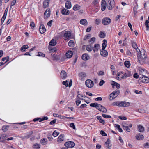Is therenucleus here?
I'll list each match as a JSON object with an SVG mask.
<instances>
[{"label":"nucleus","instance_id":"nucleus-55","mask_svg":"<svg viewBox=\"0 0 149 149\" xmlns=\"http://www.w3.org/2000/svg\"><path fill=\"white\" fill-rule=\"evenodd\" d=\"M52 57L54 60H58L59 59L58 56L55 54L53 55Z\"/></svg>","mask_w":149,"mask_h":149},{"label":"nucleus","instance_id":"nucleus-64","mask_svg":"<svg viewBox=\"0 0 149 149\" xmlns=\"http://www.w3.org/2000/svg\"><path fill=\"white\" fill-rule=\"evenodd\" d=\"M56 119H54L53 120L51 121L50 123V125H53L55 124L56 122Z\"/></svg>","mask_w":149,"mask_h":149},{"label":"nucleus","instance_id":"nucleus-23","mask_svg":"<svg viewBox=\"0 0 149 149\" xmlns=\"http://www.w3.org/2000/svg\"><path fill=\"white\" fill-rule=\"evenodd\" d=\"M90 106L91 107H94L96 108L97 109H99V106H100V104H99L96 103H91Z\"/></svg>","mask_w":149,"mask_h":149},{"label":"nucleus","instance_id":"nucleus-20","mask_svg":"<svg viewBox=\"0 0 149 149\" xmlns=\"http://www.w3.org/2000/svg\"><path fill=\"white\" fill-rule=\"evenodd\" d=\"M73 55V52L71 51H68L66 54V56L68 58H70Z\"/></svg>","mask_w":149,"mask_h":149},{"label":"nucleus","instance_id":"nucleus-33","mask_svg":"<svg viewBox=\"0 0 149 149\" xmlns=\"http://www.w3.org/2000/svg\"><path fill=\"white\" fill-rule=\"evenodd\" d=\"M68 46L71 47H73L74 45V42L73 40H70L68 43Z\"/></svg>","mask_w":149,"mask_h":149},{"label":"nucleus","instance_id":"nucleus-3","mask_svg":"<svg viewBox=\"0 0 149 149\" xmlns=\"http://www.w3.org/2000/svg\"><path fill=\"white\" fill-rule=\"evenodd\" d=\"M111 22V19L107 17H104L102 20V23L104 25H107L109 24Z\"/></svg>","mask_w":149,"mask_h":149},{"label":"nucleus","instance_id":"nucleus-40","mask_svg":"<svg viewBox=\"0 0 149 149\" xmlns=\"http://www.w3.org/2000/svg\"><path fill=\"white\" fill-rule=\"evenodd\" d=\"M48 49L51 52H55L57 51V49L55 48H52L51 47H49Z\"/></svg>","mask_w":149,"mask_h":149},{"label":"nucleus","instance_id":"nucleus-46","mask_svg":"<svg viewBox=\"0 0 149 149\" xmlns=\"http://www.w3.org/2000/svg\"><path fill=\"white\" fill-rule=\"evenodd\" d=\"M8 59H9V57L8 56L3 58L2 59V61H6L4 63H5L7 61H8Z\"/></svg>","mask_w":149,"mask_h":149},{"label":"nucleus","instance_id":"nucleus-54","mask_svg":"<svg viewBox=\"0 0 149 149\" xmlns=\"http://www.w3.org/2000/svg\"><path fill=\"white\" fill-rule=\"evenodd\" d=\"M68 81L67 80L63 81L62 82L63 84L64 85H65L66 87H67L68 86Z\"/></svg>","mask_w":149,"mask_h":149},{"label":"nucleus","instance_id":"nucleus-37","mask_svg":"<svg viewBox=\"0 0 149 149\" xmlns=\"http://www.w3.org/2000/svg\"><path fill=\"white\" fill-rule=\"evenodd\" d=\"M93 49V47L91 45H87L86 47V49L88 51H91Z\"/></svg>","mask_w":149,"mask_h":149},{"label":"nucleus","instance_id":"nucleus-9","mask_svg":"<svg viewBox=\"0 0 149 149\" xmlns=\"http://www.w3.org/2000/svg\"><path fill=\"white\" fill-rule=\"evenodd\" d=\"M9 7H8L6 9L4 14L3 15V16L1 18V24H2L3 23V22L6 18L7 13H8V10Z\"/></svg>","mask_w":149,"mask_h":149},{"label":"nucleus","instance_id":"nucleus-32","mask_svg":"<svg viewBox=\"0 0 149 149\" xmlns=\"http://www.w3.org/2000/svg\"><path fill=\"white\" fill-rule=\"evenodd\" d=\"M56 44V41L54 39H52L49 42V44L50 45L54 46Z\"/></svg>","mask_w":149,"mask_h":149},{"label":"nucleus","instance_id":"nucleus-28","mask_svg":"<svg viewBox=\"0 0 149 149\" xmlns=\"http://www.w3.org/2000/svg\"><path fill=\"white\" fill-rule=\"evenodd\" d=\"M47 140L46 138H43L40 141V143L42 145H45L47 143Z\"/></svg>","mask_w":149,"mask_h":149},{"label":"nucleus","instance_id":"nucleus-14","mask_svg":"<svg viewBox=\"0 0 149 149\" xmlns=\"http://www.w3.org/2000/svg\"><path fill=\"white\" fill-rule=\"evenodd\" d=\"M39 31L41 34L44 33L46 31V29L44 26L42 24L40 25L39 28Z\"/></svg>","mask_w":149,"mask_h":149},{"label":"nucleus","instance_id":"nucleus-18","mask_svg":"<svg viewBox=\"0 0 149 149\" xmlns=\"http://www.w3.org/2000/svg\"><path fill=\"white\" fill-rule=\"evenodd\" d=\"M61 13L63 15H67L69 14L70 11L69 10L64 8L62 10Z\"/></svg>","mask_w":149,"mask_h":149},{"label":"nucleus","instance_id":"nucleus-38","mask_svg":"<svg viewBox=\"0 0 149 149\" xmlns=\"http://www.w3.org/2000/svg\"><path fill=\"white\" fill-rule=\"evenodd\" d=\"M124 65L127 68L130 66V64L129 61H125L124 63Z\"/></svg>","mask_w":149,"mask_h":149},{"label":"nucleus","instance_id":"nucleus-11","mask_svg":"<svg viewBox=\"0 0 149 149\" xmlns=\"http://www.w3.org/2000/svg\"><path fill=\"white\" fill-rule=\"evenodd\" d=\"M101 10L102 11H104L107 6V3L105 0H102L101 3Z\"/></svg>","mask_w":149,"mask_h":149},{"label":"nucleus","instance_id":"nucleus-21","mask_svg":"<svg viewBox=\"0 0 149 149\" xmlns=\"http://www.w3.org/2000/svg\"><path fill=\"white\" fill-rule=\"evenodd\" d=\"M82 58L84 60H87L89 59L90 57L87 54H85L82 55Z\"/></svg>","mask_w":149,"mask_h":149},{"label":"nucleus","instance_id":"nucleus-5","mask_svg":"<svg viewBox=\"0 0 149 149\" xmlns=\"http://www.w3.org/2000/svg\"><path fill=\"white\" fill-rule=\"evenodd\" d=\"M9 140V138L5 134H0V142H3L6 140Z\"/></svg>","mask_w":149,"mask_h":149},{"label":"nucleus","instance_id":"nucleus-62","mask_svg":"<svg viewBox=\"0 0 149 149\" xmlns=\"http://www.w3.org/2000/svg\"><path fill=\"white\" fill-rule=\"evenodd\" d=\"M95 38L93 37L89 41V42H93V43L95 42Z\"/></svg>","mask_w":149,"mask_h":149},{"label":"nucleus","instance_id":"nucleus-63","mask_svg":"<svg viewBox=\"0 0 149 149\" xmlns=\"http://www.w3.org/2000/svg\"><path fill=\"white\" fill-rule=\"evenodd\" d=\"M133 77L134 78L137 79L139 78V76L137 73H135L134 74Z\"/></svg>","mask_w":149,"mask_h":149},{"label":"nucleus","instance_id":"nucleus-7","mask_svg":"<svg viewBox=\"0 0 149 149\" xmlns=\"http://www.w3.org/2000/svg\"><path fill=\"white\" fill-rule=\"evenodd\" d=\"M64 145L67 148H71L73 147L75 145L74 142L72 141H68L65 142L64 144Z\"/></svg>","mask_w":149,"mask_h":149},{"label":"nucleus","instance_id":"nucleus-19","mask_svg":"<svg viewBox=\"0 0 149 149\" xmlns=\"http://www.w3.org/2000/svg\"><path fill=\"white\" fill-rule=\"evenodd\" d=\"M109 140L110 139L109 138H108L106 142L105 143V144L106 145V146L107 147L108 149H110L111 147V144H110Z\"/></svg>","mask_w":149,"mask_h":149},{"label":"nucleus","instance_id":"nucleus-10","mask_svg":"<svg viewBox=\"0 0 149 149\" xmlns=\"http://www.w3.org/2000/svg\"><path fill=\"white\" fill-rule=\"evenodd\" d=\"M140 79H142L141 81L144 83H147L149 81L148 76H142L140 77Z\"/></svg>","mask_w":149,"mask_h":149},{"label":"nucleus","instance_id":"nucleus-39","mask_svg":"<svg viewBox=\"0 0 149 149\" xmlns=\"http://www.w3.org/2000/svg\"><path fill=\"white\" fill-rule=\"evenodd\" d=\"M116 97H115V96L113 95V93H111L109 96V99L110 100H113V99H114Z\"/></svg>","mask_w":149,"mask_h":149},{"label":"nucleus","instance_id":"nucleus-50","mask_svg":"<svg viewBox=\"0 0 149 149\" xmlns=\"http://www.w3.org/2000/svg\"><path fill=\"white\" fill-rule=\"evenodd\" d=\"M131 76V75L130 74L129 75H127V73H124L122 75V76H121V77L122 78H123L124 77H129Z\"/></svg>","mask_w":149,"mask_h":149},{"label":"nucleus","instance_id":"nucleus-16","mask_svg":"<svg viewBox=\"0 0 149 149\" xmlns=\"http://www.w3.org/2000/svg\"><path fill=\"white\" fill-rule=\"evenodd\" d=\"M100 47V45L99 44H96L94 45V47H93V51L94 53L97 52Z\"/></svg>","mask_w":149,"mask_h":149},{"label":"nucleus","instance_id":"nucleus-59","mask_svg":"<svg viewBox=\"0 0 149 149\" xmlns=\"http://www.w3.org/2000/svg\"><path fill=\"white\" fill-rule=\"evenodd\" d=\"M105 81L104 80H102L100 81L99 83V85L100 86H102L105 83Z\"/></svg>","mask_w":149,"mask_h":149},{"label":"nucleus","instance_id":"nucleus-60","mask_svg":"<svg viewBox=\"0 0 149 149\" xmlns=\"http://www.w3.org/2000/svg\"><path fill=\"white\" fill-rule=\"evenodd\" d=\"M16 0H13L11 3V6H12L14 5L16 3Z\"/></svg>","mask_w":149,"mask_h":149},{"label":"nucleus","instance_id":"nucleus-56","mask_svg":"<svg viewBox=\"0 0 149 149\" xmlns=\"http://www.w3.org/2000/svg\"><path fill=\"white\" fill-rule=\"evenodd\" d=\"M47 138L50 141H52L53 139V138L51 134H48L47 135Z\"/></svg>","mask_w":149,"mask_h":149},{"label":"nucleus","instance_id":"nucleus-8","mask_svg":"<svg viewBox=\"0 0 149 149\" xmlns=\"http://www.w3.org/2000/svg\"><path fill=\"white\" fill-rule=\"evenodd\" d=\"M114 0H109L108 5H109V6H108V8L109 10H111L114 7Z\"/></svg>","mask_w":149,"mask_h":149},{"label":"nucleus","instance_id":"nucleus-22","mask_svg":"<svg viewBox=\"0 0 149 149\" xmlns=\"http://www.w3.org/2000/svg\"><path fill=\"white\" fill-rule=\"evenodd\" d=\"M61 77L62 79L65 78L67 77L66 72L64 70H62L60 73Z\"/></svg>","mask_w":149,"mask_h":149},{"label":"nucleus","instance_id":"nucleus-57","mask_svg":"<svg viewBox=\"0 0 149 149\" xmlns=\"http://www.w3.org/2000/svg\"><path fill=\"white\" fill-rule=\"evenodd\" d=\"M70 127L74 129H76L75 125L74 123H71L70 124Z\"/></svg>","mask_w":149,"mask_h":149},{"label":"nucleus","instance_id":"nucleus-24","mask_svg":"<svg viewBox=\"0 0 149 149\" xmlns=\"http://www.w3.org/2000/svg\"><path fill=\"white\" fill-rule=\"evenodd\" d=\"M80 23L84 26L87 25L88 22L86 19H82L80 21Z\"/></svg>","mask_w":149,"mask_h":149},{"label":"nucleus","instance_id":"nucleus-26","mask_svg":"<svg viewBox=\"0 0 149 149\" xmlns=\"http://www.w3.org/2000/svg\"><path fill=\"white\" fill-rule=\"evenodd\" d=\"M101 107V109H100V111L102 112L106 113L107 111V109L104 106L100 104V106H99V107Z\"/></svg>","mask_w":149,"mask_h":149},{"label":"nucleus","instance_id":"nucleus-27","mask_svg":"<svg viewBox=\"0 0 149 149\" xmlns=\"http://www.w3.org/2000/svg\"><path fill=\"white\" fill-rule=\"evenodd\" d=\"M65 7L67 9H70L71 7V3L69 1H66L65 3Z\"/></svg>","mask_w":149,"mask_h":149},{"label":"nucleus","instance_id":"nucleus-58","mask_svg":"<svg viewBox=\"0 0 149 149\" xmlns=\"http://www.w3.org/2000/svg\"><path fill=\"white\" fill-rule=\"evenodd\" d=\"M100 134L104 136H107V134L105 132L102 130H101L100 131Z\"/></svg>","mask_w":149,"mask_h":149},{"label":"nucleus","instance_id":"nucleus-42","mask_svg":"<svg viewBox=\"0 0 149 149\" xmlns=\"http://www.w3.org/2000/svg\"><path fill=\"white\" fill-rule=\"evenodd\" d=\"M79 77H81L82 78H84L86 76V74L85 73L81 72L79 74Z\"/></svg>","mask_w":149,"mask_h":149},{"label":"nucleus","instance_id":"nucleus-48","mask_svg":"<svg viewBox=\"0 0 149 149\" xmlns=\"http://www.w3.org/2000/svg\"><path fill=\"white\" fill-rule=\"evenodd\" d=\"M105 36V34L103 32L100 31V38H104Z\"/></svg>","mask_w":149,"mask_h":149},{"label":"nucleus","instance_id":"nucleus-44","mask_svg":"<svg viewBox=\"0 0 149 149\" xmlns=\"http://www.w3.org/2000/svg\"><path fill=\"white\" fill-rule=\"evenodd\" d=\"M59 134V132H58L56 130H55L53 132L52 135L53 136L55 137L58 136Z\"/></svg>","mask_w":149,"mask_h":149},{"label":"nucleus","instance_id":"nucleus-12","mask_svg":"<svg viewBox=\"0 0 149 149\" xmlns=\"http://www.w3.org/2000/svg\"><path fill=\"white\" fill-rule=\"evenodd\" d=\"M71 35V33L70 31H65L64 34V36L65 37V40H66L70 38Z\"/></svg>","mask_w":149,"mask_h":149},{"label":"nucleus","instance_id":"nucleus-49","mask_svg":"<svg viewBox=\"0 0 149 149\" xmlns=\"http://www.w3.org/2000/svg\"><path fill=\"white\" fill-rule=\"evenodd\" d=\"M33 147L35 148H40V144L36 143L33 145Z\"/></svg>","mask_w":149,"mask_h":149},{"label":"nucleus","instance_id":"nucleus-13","mask_svg":"<svg viewBox=\"0 0 149 149\" xmlns=\"http://www.w3.org/2000/svg\"><path fill=\"white\" fill-rule=\"evenodd\" d=\"M44 14L45 15V19H47L50 17V9H47L46 11L45 12Z\"/></svg>","mask_w":149,"mask_h":149},{"label":"nucleus","instance_id":"nucleus-25","mask_svg":"<svg viewBox=\"0 0 149 149\" xmlns=\"http://www.w3.org/2000/svg\"><path fill=\"white\" fill-rule=\"evenodd\" d=\"M49 1L48 0H45L43 3V6L46 8L49 6Z\"/></svg>","mask_w":149,"mask_h":149},{"label":"nucleus","instance_id":"nucleus-61","mask_svg":"<svg viewBox=\"0 0 149 149\" xmlns=\"http://www.w3.org/2000/svg\"><path fill=\"white\" fill-rule=\"evenodd\" d=\"M98 74L99 75L103 76L104 74V72L102 71H100L98 73Z\"/></svg>","mask_w":149,"mask_h":149},{"label":"nucleus","instance_id":"nucleus-45","mask_svg":"<svg viewBox=\"0 0 149 149\" xmlns=\"http://www.w3.org/2000/svg\"><path fill=\"white\" fill-rule=\"evenodd\" d=\"M9 128V126H3L2 127V130L4 131H6Z\"/></svg>","mask_w":149,"mask_h":149},{"label":"nucleus","instance_id":"nucleus-29","mask_svg":"<svg viewBox=\"0 0 149 149\" xmlns=\"http://www.w3.org/2000/svg\"><path fill=\"white\" fill-rule=\"evenodd\" d=\"M103 43L102 46V49L103 50L105 49L107 45V41L106 40H104L103 41Z\"/></svg>","mask_w":149,"mask_h":149},{"label":"nucleus","instance_id":"nucleus-36","mask_svg":"<svg viewBox=\"0 0 149 149\" xmlns=\"http://www.w3.org/2000/svg\"><path fill=\"white\" fill-rule=\"evenodd\" d=\"M28 48L29 47L27 45H24L21 48L20 50L22 51H25V49H28Z\"/></svg>","mask_w":149,"mask_h":149},{"label":"nucleus","instance_id":"nucleus-51","mask_svg":"<svg viewBox=\"0 0 149 149\" xmlns=\"http://www.w3.org/2000/svg\"><path fill=\"white\" fill-rule=\"evenodd\" d=\"M102 116L104 118H111V116L110 115H106V114H102Z\"/></svg>","mask_w":149,"mask_h":149},{"label":"nucleus","instance_id":"nucleus-53","mask_svg":"<svg viewBox=\"0 0 149 149\" xmlns=\"http://www.w3.org/2000/svg\"><path fill=\"white\" fill-rule=\"evenodd\" d=\"M145 25L147 28H149V21L146 20L145 22Z\"/></svg>","mask_w":149,"mask_h":149},{"label":"nucleus","instance_id":"nucleus-4","mask_svg":"<svg viewBox=\"0 0 149 149\" xmlns=\"http://www.w3.org/2000/svg\"><path fill=\"white\" fill-rule=\"evenodd\" d=\"M139 70L140 74L142 75V76H149L148 73L145 69L141 68H139Z\"/></svg>","mask_w":149,"mask_h":149},{"label":"nucleus","instance_id":"nucleus-35","mask_svg":"<svg viewBox=\"0 0 149 149\" xmlns=\"http://www.w3.org/2000/svg\"><path fill=\"white\" fill-rule=\"evenodd\" d=\"M138 129L139 131L141 132H143L144 130V127L140 125L138 126Z\"/></svg>","mask_w":149,"mask_h":149},{"label":"nucleus","instance_id":"nucleus-1","mask_svg":"<svg viewBox=\"0 0 149 149\" xmlns=\"http://www.w3.org/2000/svg\"><path fill=\"white\" fill-rule=\"evenodd\" d=\"M139 50L140 53L137 56L138 61L141 64H144L146 63L147 59V56L145 54L146 51L143 49H142L140 51L139 49Z\"/></svg>","mask_w":149,"mask_h":149},{"label":"nucleus","instance_id":"nucleus-43","mask_svg":"<svg viewBox=\"0 0 149 149\" xmlns=\"http://www.w3.org/2000/svg\"><path fill=\"white\" fill-rule=\"evenodd\" d=\"M132 47L135 49L137 50L138 49L137 46L136 44L134 42L132 43Z\"/></svg>","mask_w":149,"mask_h":149},{"label":"nucleus","instance_id":"nucleus-34","mask_svg":"<svg viewBox=\"0 0 149 149\" xmlns=\"http://www.w3.org/2000/svg\"><path fill=\"white\" fill-rule=\"evenodd\" d=\"M80 8V6L79 5L76 4L74 6L73 9L74 10L76 11L79 9Z\"/></svg>","mask_w":149,"mask_h":149},{"label":"nucleus","instance_id":"nucleus-17","mask_svg":"<svg viewBox=\"0 0 149 149\" xmlns=\"http://www.w3.org/2000/svg\"><path fill=\"white\" fill-rule=\"evenodd\" d=\"M64 139V135L63 134H61L59 136L58 139L57 141L59 143H61L63 141Z\"/></svg>","mask_w":149,"mask_h":149},{"label":"nucleus","instance_id":"nucleus-31","mask_svg":"<svg viewBox=\"0 0 149 149\" xmlns=\"http://www.w3.org/2000/svg\"><path fill=\"white\" fill-rule=\"evenodd\" d=\"M120 93V91L118 90H116L115 91L113 92L112 93H113V95L115 97H116Z\"/></svg>","mask_w":149,"mask_h":149},{"label":"nucleus","instance_id":"nucleus-52","mask_svg":"<svg viewBox=\"0 0 149 149\" xmlns=\"http://www.w3.org/2000/svg\"><path fill=\"white\" fill-rule=\"evenodd\" d=\"M119 118L122 120H126L127 119L126 117L124 116H119Z\"/></svg>","mask_w":149,"mask_h":149},{"label":"nucleus","instance_id":"nucleus-6","mask_svg":"<svg viewBox=\"0 0 149 149\" xmlns=\"http://www.w3.org/2000/svg\"><path fill=\"white\" fill-rule=\"evenodd\" d=\"M85 84L88 88H91L93 86L94 83L91 80L87 79L85 81Z\"/></svg>","mask_w":149,"mask_h":149},{"label":"nucleus","instance_id":"nucleus-41","mask_svg":"<svg viewBox=\"0 0 149 149\" xmlns=\"http://www.w3.org/2000/svg\"><path fill=\"white\" fill-rule=\"evenodd\" d=\"M123 129L127 131L128 132H130V130L128 126L123 125Z\"/></svg>","mask_w":149,"mask_h":149},{"label":"nucleus","instance_id":"nucleus-15","mask_svg":"<svg viewBox=\"0 0 149 149\" xmlns=\"http://www.w3.org/2000/svg\"><path fill=\"white\" fill-rule=\"evenodd\" d=\"M100 55L103 57H106L108 55V53L107 51L105 50V49H102V50H100Z\"/></svg>","mask_w":149,"mask_h":149},{"label":"nucleus","instance_id":"nucleus-30","mask_svg":"<svg viewBox=\"0 0 149 149\" xmlns=\"http://www.w3.org/2000/svg\"><path fill=\"white\" fill-rule=\"evenodd\" d=\"M136 137L137 139L139 140H142L144 138L143 136L141 134L137 135L136 136Z\"/></svg>","mask_w":149,"mask_h":149},{"label":"nucleus","instance_id":"nucleus-2","mask_svg":"<svg viewBox=\"0 0 149 149\" xmlns=\"http://www.w3.org/2000/svg\"><path fill=\"white\" fill-rule=\"evenodd\" d=\"M113 106H117L119 107H128L130 105L129 102L125 101H117L112 104Z\"/></svg>","mask_w":149,"mask_h":149},{"label":"nucleus","instance_id":"nucleus-47","mask_svg":"<svg viewBox=\"0 0 149 149\" xmlns=\"http://www.w3.org/2000/svg\"><path fill=\"white\" fill-rule=\"evenodd\" d=\"M101 22V20L100 19H97L95 21V23L97 25H98Z\"/></svg>","mask_w":149,"mask_h":149}]
</instances>
